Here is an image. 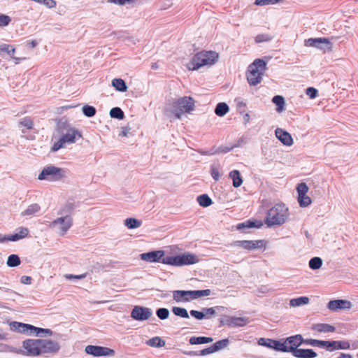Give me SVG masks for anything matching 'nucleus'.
I'll return each instance as SVG.
<instances>
[{
  "label": "nucleus",
  "instance_id": "obj_51",
  "mask_svg": "<svg viewBox=\"0 0 358 358\" xmlns=\"http://www.w3.org/2000/svg\"><path fill=\"white\" fill-rule=\"evenodd\" d=\"M169 316V311L167 308H158V317L161 320H166Z\"/></svg>",
  "mask_w": 358,
  "mask_h": 358
},
{
  "label": "nucleus",
  "instance_id": "obj_36",
  "mask_svg": "<svg viewBox=\"0 0 358 358\" xmlns=\"http://www.w3.org/2000/svg\"><path fill=\"white\" fill-rule=\"evenodd\" d=\"M172 312L176 315V316L180 317L182 318H188L189 314L187 310L184 308L180 307H173L172 308Z\"/></svg>",
  "mask_w": 358,
  "mask_h": 358
},
{
  "label": "nucleus",
  "instance_id": "obj_47",
  "mask_svg": "<svg viewBox=\"0 0 358 358\" xmlns=\"http://www.w3.org/2000/svg\"><path fill=\"white\" fill-rule=\"evenodd\" d=\"M19 124L29 130L31 129L34 126L33 121L29 117L23 118L20 121Z\"/></svg>",
  "mask_w": 358,
  "mask_h": 358
},
{
  "label": "nucleus",
  "instance_id": "obj_19",
  "mask_svg": "<svg viewBox=\"0 0 358 358\" xmlns=\"http://www.w3.org/2000/svg\"><path fill=\"white\" fill-rule=\"evenodd\" d=\"M13 326L14 327H22L23 331L30 329L32 331L31 332L35 333L36 335H39L41 333H46L48 334H52V331L48 329H42V328L34 327L31 324H22V323L17 322H14L13 324Z\"/></svg>",
  "mask_w": 358,
  "mask_h": 358
},
{
  "label": "nucleus",
  "instance_id": "obj_12",
  "mask_svg": "<svg viewBox=\"0 0 358 358\" xmlns=\"http://www.w3.org/2000/svg\"><path fill=\"white\" fill-rule=\"evenodd\" d=\"M87 354L92 355L94 357L100 356H113L115 351L113 349L96 345H87L85 348Z\"/></svg>",
  "mask_w": 358,
  "mask_h": 358
},
{
  "label": "nucleus",
  "instance_id": "obj_10",
  "mask_svg": "<svg viewBox=\"0 0 358 358\" xmlns=\"http://www.w3.org/2000/svg\"><path fill=\"white\" fill-rule=\"evenodd\" d=\"M231 247L243 248L248 250H252L255 249H261L265 246L264 241L263 240L256 241H235L230 243Z\"/></svg>",
  "mask_w": 358,
  "mask_h": 358
},
{
  "label": "nucleus",
  "instance_id": "obj_44",
  "mask_svg": "<svg viewBox=\"0 0 358 358\" xmlns=\"http://www.w3.org/2000/svg\"><path fill=\"white\" fill-rule=\"evenodd\" d=\"M273 38V36H270L267 34H258L255 38V41L257 43H263V42H268L271 41Z\"/></svg>",
  "mask_w": 358,
  "mask_h": 358
},
{
  "label": "nucleus",
  "instance_id": "obj_31",
  "mask_svg": "<svg viewBox=\"0 0 358 358\" xmlns=\"http://www.w3.org/2000/svg\"><path fill=\"white\" fill-rule=\"evenodd\" d=\"M272 101L277 106V112L281 113L285 110V99L282 96H275L273 98Z\"/></svg>",
  "mask_w": 358,
  "mask_h": 358
},
{
  "label": "nucleus",
  "instance_id": "obj_20",
  "mask_svg": "<svg viewBox=\"0 0 358 358\" xmlns=\"http://www.w3.org/2000/svg\"><path fill=\"white\" fill-rule=\"evenodd\" d=\"M60 224L62 234L64 235L72 225V218L71 217H59L52 222V224Z\"/></svg>",
  "mask_w": 358,
  "mask_h": 358
},
{
  "label": "nucleus",
  "instance_id": "obj_57",
  "mask_svg": "<svg viewBox=\"0 0 358 358\" xmlns=\"http://www.w3.org/2000/svg\"><path fill=\"white\" fill-rule=\"evenodd\" d=\"M215 352L213 345L205 348L199 352V355L205 356L211 353Z\"/></svg>",
  "mask_w": 358,
  "mask_h": 358
},
{
  "label": "nucleus",
  "instance_id": "obj_6",
  "mask_svg": "<svg viewBox=\"0 0 358 358\" xmlns=\"http://www.w3.org/2000/svg\"><path fill=\"white\" fill-rule=\"evenodd\" d=\"M82 137L81 134L73 128L67 129L65 134H64L58 141L55 142L51 148L52 152H56L59 149L64 147L66 143H74L77 138Z\"/></svg>",
  "mask_w": 358,
  "mask_h": 358
},
{
  "label": "nucleus",
  "instance_id": "obj_17",
  "mask_svg": "<svg viewBox=\"0 0 358 358\" xmlns=\"http://www.w3.org/2000/svg\"><path fill=\"white\" fill-rule=\"evenodd\" d=\"M276 138L285 145L291 146L293 144V138L287 131L277 128L275 131Z\"/></svg>",
  "mask_w": 358,
  "mask_h": 358
},
{
  "label": "nucleus",
  "instance_id": "obj_21",
  "mask_svg": "<svg viewBox=\"0 0 358 358\" xmlns=\"http://www.w3.org/2000/svg\"><path fill=\"white\" fill-rule=\"evenodd\" d=\"M312 329L319 333H332L336 331V327L329 324L317 323L313 324Z\"/></svg>",
  "mask_w": 358,
  "mask_h": 358
},
{
  "label": "nucleus",
  "instance_id": "obj_41",
  "mask_svg": "<svg viewBox=\"0 0 358 358\" xmlns=\"http://www.w3.org/2000/svg\"><path fill=\"white\" fill-rule=\"evenodd\" d=\"M110 115L113 118L122 120L124 117V113L120 108L115 107L110 110Z\"/></svg>",
  "mask_w": 358,
  "mask_h": 358
},
{
  "label": "nucleus",
  "instance_id": "obj_3",
  "mask_svg": "<svg viewBox=\"0 0 358 358\" xmlns=\"http://www.w3.org/2000/svg\"><path fill=\"white\" fill-rule=\"evenodd\" d=\"M218 58V54L213 51L200 52L193 56L187 63V68L190 71H196L204 66L214 64Z\"/></svg>",
  "mask_w": 358,
  "mask_h": 358
},
{
  "label": "nucleus",
  "instance_id": "obj_62",
  "mask_svg": "<svg viewBox=\"0 0 358 358\" xmlns=\"http://www.w3.org/2000/svg\"><path fill=\"white\" fill-rule=\"evenodd\" d=\"M86 277V274L84 273V274H81V275H72V274H69V275H66V278H68V279H71V278H74V279H83V278H85Z\"/></svg>",
  "mask_w": 358,
  "mask_h": 358
},
{
  "label": "nucleus",
  "instance_id": "obj_40",
  "mask_svg": "<svg viewBox=\"0 0 358 358\" xmlns=\"http://www.w3.org/2000/svg\"><path fill=\"white\" fill-rule=\"evenodd\" d=\"M322 265V260L320 257H313L309 261V267L313 270L319 269Z\"/></svg>",
  "mask_w": 358,
  "mask_h": 358
},
{
  "label": "nucleus",
  "instance_id": "obj_26",
  "mask_svg": "<svg viewBox=\"0 0 358 358\" xmlns=\"http://www.w3.org/2000/svg\"><path fill=\"white\" fill-rule=\"evenodd\" d=\"M229 177L233 181V186L234 187H240L243 183V179L241 173L238 170H233L229 173Z\"/></svg>",
  "mask_w": 358,
  "mask_h": 358
},
{
  "label": "nucleus",
  "instance_id": "obj_9",
  "mask_svg": "<svg viewBox=\"0 0 358 358\" xmlns=\"http://www.w3.org/2000/svg\"><path fill=\"white\" fill-rule=\"evenodd\" d=\"M304 45L318 48L324 52H330L333 50V43L327 38H310L305 40Z\"/></svg>",
  "mask_w": 358,
  "mask_h": 358
},
{
  "label": "nucleus",
  "instance_id": "obj_24",
  "mask_svg": "<svg viewBox=\"0 0 358 358\" xmlns=\"http://www.w3.org/2000/svg\"><path fill=\"white\" fill-rule=\"evenodd\" d=\"M329 341H320L316 339H304V344L309 345L311 346H317L319 348H325L329 350Z\"/></svg>",
  "mask_w": 358,
  "mask_h": 358
},
{
  "label": "nucleus",
  "instance_id": "obj_33",
  "mask_svg": "<svg viewBox=\"0 0 358 358\" xmlns=\"http://www.w3.org/2000/svg\"><path fill=\"white\" fill-rule=\"evenodd\" d=\"M193 300L203 297L208 296L211 294V291L209 289L203 290H191Z\"/></svg>",
  "mask_w": 358,
  "mask_h": 358
},
{
  "label": "nucleus",
  "instance_id": "obj_60",
  "mask_svg": "<svg viewBox=\"0 0 358 358\" xmlns=\"http://www.w3.org/2000/svg\"><path fill=\"white\" fill-rule=\"evenodd\" d=\"M74 208V204L72 203H67L64 208L62 210L61 214L65 212L72 211Z\"/></svg>",
  "mask_w": 358,
  "mask_h": 358
},
{
  "label": "nucleus",
  "instance_id": "obj_7",
  "mask_svg": "<svg viewBox=\"0 0 358 358\" xmlns=\"http://www.w3.org/2000/svg\"><path fill=\"white\" fill-rule=\"evenodd\" d=\"M65 176V171L62 168L54 166H48L45 167L38 178L41 180H46L48 181H58Z\"/></svg>",
  "mask_w": 358,
  "mask_h": 358
},
{
  "label": "nucleus",
  "instance_id": "obj_58",
  "mask_svg": "<svg viewBox=\"0 0 358 358\" xmlns=\"http://www.w3.org/2000/svg\"><path fill=\"white\" fill-rule=\"evenodd\" d=\"M171 5L172 2L170 0H160V10H166Z\"/></svg>",
  "mask_w": 358,
  "mask_h": 358
},
{
  "label": "nucleus",
  "instance_id": "obj_25",
  "mask_svg": "<svg viewBox=\"0 0 358 358\" xmlns=\"http://www.w3.org/2000/svg\"><path fill=\"white\" fill-rule=\"evenodd\" d=\"M329 346L330 348V349H329V351H334V350H338V349L346 350V349L350 348V345L349 343H348V342L333 341L329 342Z\"/></svg>",
  "mask_w": 358,
  "mask_h": 358
},
{
  "label": "nucleus",
  "instance_id": "obj_63",
  "mask_svg": "<svg viewBox=\"0 0 358 358\" xmlns=\"http://www.w3.org/2000/svg\"><path fill=\"white\" fill-rule=\"evenodd\" d=\"M148 344L151 346H157V337H154L148 341Z\"/></svg>",
  "mask_w": 358,
  "mask_h": 358
},
{
  "label": "nucleus",
  "instance_id": "obj_48",
  "mask_svg": "<svg viewBox=\"0 0 358 358\" xmlns=\"http://www.w3.org/2000/svg\"><path fill=\"white\" fill-rule=\"evenodd\" d=\"M258 344L262 346H265L269 348H273V340L269 338H260L258 340Z\"/></svg>",
  "mask_w": 358,
  "mask_h": 358
},
{
  "label": "nucleus",
  "instance_id": "obj_27",
  "mask_svg": "<svg viewBox=\"0 0 358 358\" xmlns=\"http://www.w3.org/2000/svg\"><path fill=\"white\" fill-rule=\"evenodd\" d=\"M213 339L211 337L199 336V337H191L189 338V343L191 345H199L203 343H209L213 342Z\"/></svg>",
  "mask_w": 358,
  "mask_h": 358
},
{
  "label": "nucleus",
  "instance_id": "obj_4",
  "mask_svg": "<svg viewBox=\"0 0 358 358\" xmlns=\"http://www.w3.org/2000/svg\"><path fill=\"white\" fill-rule=\"evenodd\" d=\"M266 69V63L263 59H256L248 66L246 78L251 86H256L262 80V76Z\"/></svg>",
  "mask_w": 358,
  "mask_h": 358
},
{
  "label": "nucleus",
  "instance_id": "obj_29",
  "mask_svg": "<svg viewBox=\"0 0 358 358\" xmlns=\"http://www.w3.org/2000/svg\"><path fill=\"white\" fill-rule=\"evenodd\" d=\"M112 85L115 88L116 90L120 92H126L127 90V86L125 82L121 78H115L112 80Z\"/></svg>",
  "mask_w": 358,
  "mask_h": 358
},
{
  "label": "nucleus",
  "instance_id": "obj_22",
  "mask_svg": "<svg viewBox=\"0 0 358 358\" xmlns=\"http://www.w3.org/2000/svg\"><path fill=\"white\" fill-rule=\"evenodd\" d=\"M317 353L312 349L299 348L294 352L293 356L296 358H315Z\"/></svg>",
  "mask_w": 358,
  "mask_h": 358
},
{
  "label": "nucleus",
  "instance_id": "obj_53",
  "mask_svg": "<svg viewBox=\"0 0 358 358\" xmlns=\"http://www.w3.org/2000/svg\"><path fill=\"white\" fill-rule=\"evenodd\" d=\"M190 315L197 320H203L206 317V314L202 311H198L195 310H190Z\"/></svg>",
  "mask_w": 358,
  "mask_h": 358
},
{
  "label": "nucleus",
  "instance_id": "obj_61",
  "mask_svg": "<svg viewBox=\"0 0 358 358\" xmlns=\"http://www.w3.org/2000/svg\"><path fill=\"white\" fill-rule=\"evenodd\" d=\"M48 8H54L56 6V1L55 0H43V3Z\"/></svg>",
  "mask_w": 358,
  "mask_h": 358
},
{
  "label": "nucleus",
  "instance_id": "obj_42",
  "mask_svg": "<svg viewBox=\"0 0 358 358\" xmlns=\"http://www.w3.org/2000/svg\"><path fill=\"white\" fill-rule=\"evenodd\" d=\"M229 339L226 338L215 342L213 345L215 349V351L217 352L226 348L229 345Z\"/></svg>",
  "mask_w": 358,
  "mask_h": 358
},
{
  "label": "nucleus",
  "instance_id": "obj_5",
  "mask_svg": "<svg viewBox=\"0 0 358 358\" xmlns=\"http://www.w3.org/2000/svg\"><path fill=\"white\" fill-rule=\"evenodd\" d=\"M288 215V208L285 204H276L268 210L266 223L269 227L281 225L285 222Z\"/></svg>",
  "mask_w": 358,
  "mask_h": 358
},
{
  "label": "nucleus",
  "instance_id": "obj_35",
  "mask_svg": "<svg viewBox=\"0 0 358 358\" xmlns=\"http://www.w3.org/2000/svg\"><path fill=\"white\" fill-rule=\"evenodd\" d=\"M141 258L142 260L146 262H157V251H152L148 253H143L141 255Z\"/></svg>",
  "mask_w": 358,
  "mask_h": 358
},
{
  "label": "nucleus",
  "instance_id": "obj_59",
  "mask_svg": "<svg viewBox=\"0 0 358 358\" xmlns=\"http://www.w3.org/2000/svg\"><path fill=\"white\" fill-rule=\"evenodd\" d=\"M211 176L213 178V179L216 181H217L220 179L219 170L214 166H211Z\"/></svg>",
  "mask_w": 358,
  "mask_h": 358
},
{
  "label": "nucleus",
  "instance_id": "obj_8",
  "mask_svg": "<svg viewBox=\"0 0 358 358\" xmlns=\"http://www.w3.org/2000/svg\"><path fill=\"white\" fill-rule=\"evenodd\" d=\"M22 347L25 350L24 353H22V350H11L6 349L10 352H13L17 354H24L27 356L36 357L40 355L39 339H27L23 341Z\"/></svg>",
  "mask_w": 358,
  "mask_h": 358
},
{
  "label": "nucleus",
  "instance_id": "obj_1",
  "mask_svg": "<svg viewBox=\"0 0 358 358\" xmlns=\"http://www.w3.org/2000/svg\"><path fill=\"white\" fill-rule=\"evenodd\" d=\"M195 101L191 96H183L177 99L165 111L170 118L180 119L185 113H189L194 110Z\"/></svg>",
  "mask_w": 358,
  "mask_h": 358
},
{
  "label": "nucleus",
  "instance_id": "obj_49",
  "mask_svg": "<svg viewBox=\"0 0 358 358\" xmlns=\"http://www.w3.org/2000/svg\"><path fill=\"white\" fill-rule=\"evenodd\" d=\"M296 190L298 196H305L308 191V187L306 183L301 182L298 185Z\"/></svg>",
  "mask_w": 358,
  "mask_h": 358
},
{
  "label": "nucleus",
  "instance_id": "obj_43",
  "mask_svg": "<svg viewBox=\"0 0 358 358\" xmlns=\"http://www.w3.org/2000/svg\"><path fill=\"white\" fill-rule=\"evenodd\" d=\"M273 349H275L278 351L287 352V348L285 341L284 342H280L278 341L273 340Z\"/></svg>",
  "mask_w": 358,
  "mask_h": 358
},
{
  "label": "nucleus",
  "instance_id": "obj_2",
  "mask_svg": "<svg viewBox=\"0 0 358 358\" xmlns=\"http://www.w3.org/2000/svg\"><path fill=\"white\" fill-rule=\"evenodd\" d=\"M199 257L189 252H185L176 256H164L163 250H158V262L174 266L194 264L199 262Z\"/></svg>",
  "mask_w": 358,
  "mask_h": 358
},
{
  "label": "nucleus",
  "instance_id": "obj_56",
  "mask_svg": "<svg viewBox=\"0 0 358 358\" xmlns=\"http://www.w3.org/2000/svg\"><path fill=\"white\" fill-rule=\"evenodd\" d=\"M255 227V222L252 221H247L246 222H243L241 224H238L237 228L238 229H242L243 228H252Z\"/></svg>",
  "mask_w": 358,
  "mask_h": 358
},
{
  "label": "nucleus",
  "instance_id": "obj_11",
  "mask_svg": "<svg viewBox=\"0 0 358 358\" xmlns=\"http://www.w3.org/2000/svg\"><path fill=\"white\" fill-rule=\"evenodd\" d=\"M40 355L43 354H53L59 350V344L48 339H39Z\"/></svg>",
  "mask_w": 358,
  "mask_h": 358
},
{
  "label": "nucleus",
  "instance_id": "obj_45",
  "mask_svg": "<svg viewBox=\"0 0 358 358\" xmlns=\"http://www.w3.org/2000/svg\"><path fill=\"white\" fill-rule=\"evenodd\" d=\"M298 201L301 207H307L311 203L310 198L306 194L305 196H298Z\"/></svg>",
  "mask_w": 358,
  "mask_h": 358
},
{
  "label": "nucleus",
  "instance_id": "obj_16",
  "mask_svg": "<svg viewBox=\"0 0 358 358\" xmlns=\"http://www.w3.org/2000/svg\"><path fill=\"white\" fill-rule=\"evenodd\" d=\"M250 322V320L246 317H227L226 324L229 327H242L246 326Z\"/></svg>",
  "mask_w": 358,
  "mask_h": 358
},
{
  "label": "nucleus",
  "instance_id": "obj_15",
  "mask_svg": "<svg viewBox=\"0 0 358 358\" xmlns=\"http://www.w3.org/2000/svg\"><path fill=\"white\" fill-rule=\"evenodd\" d=\"M352 306L350 301L343 299H337L330 301L327 304V308L331 311H337L341 309H349Z\"/></svg>",
  "mask_w": 358,
  "mask_h": 358
},
{
  "label": "nucleus",
  "instance_id": "obj_50",
  "mask_svg": "<svg viewBox=\"0 0 358 358\" xmlns=\"http://www.w3.org/2000/svg\"><path fill=\"white\" fill-rule=\"evenodd\" d=\"M282 1V0H255V4L257 6L273 5Z\"/></svg>",
  "mask_w": 358,
  "mask_h": 358
},
{
  "label": "nucleus",
  "instance_id": "obj_32",
  "mask_svg": "<svg viewBox=\"0 0 358 358\" xmlns=\"http://www.w3.org/2000/svg\"><path fill=\"white\" fill-rule=\"evenodd\" d=\"M197 202L202 207H208L213 203L212 199L207 194H201L197 196Z\"/></svg>",
  "mask_w": 358,
  "mask_h": 358
},
{
  "label": "nucleus",
  "instance_id": "obj_28",
  "mask_svg": "<svg viewBox=\"0 0 358 358\" xmlns=\"http://www.w3.org/2000/svg\"><path fill=\"white\" fill-rule=\"evenodd\" d=\"M229 110V108L226 103L221 102L217 104L215 113L220 117H222L226 115Z\"/></svg>",
  "mask_w": 358,
  "mask_h": 358
},
{
  "label": "nucleus",
  "instance_id": "obj_30",
  "mask_svg": "<svg viewBox=\"0 0 358 358\" xmlns=\"http://www.w3.org/2000/svg\"><path fill=\"white\" fill-rule=\"evenodd\" d=\"M309 303V298L307 296H300L292 299L289 301V305L292 307H297L302 305H306Z\"/></svg>",
  "mask_w": 358,
  "mask_h": 358
},
{
  "label": "nucleus",
  "instance_id": "obj_13",
  "mask_svg": "<svg viewBox=\"0 0 358 358\" xmlns=\"http://www.w3.org/2000/svg\"><path fill=\"white\" fill-rule=\"evenodd\" d=\"M285 342L287 348V352H292L293 355L294 352L299 349L298 347L302 343H304V339L301 335L297 334L288 337L285 340Z\"/></svg>",
  "mask_w": 358,
  "mask_h": 358
},
{
  "label": "nucleus",
  "instance_id": "obj_46",
  "mask_svg": "<svg viewBox=\"0 0 358 358\" xmlns=\"http://www.w3.org/2000/svg\"><path fill=\"white\" fill-rule=\"evenodd\" d=\"M83 112L87 117H93L96 114V109L91 106H84L83 107Z\"/></svg>",
  "mask_w": 358,
  "mask_h": 358
},
{
  "label": "nucleus",
  "instance_id": "obj_23",
  "mask_svg": "<svg viewBox=\"0 0 358 358\" xmlns=\"http://www.w3.org/2000/svg\"><path fill=\"white\" fill-rule=\"evenodd\" d=\"M17 233L8 236V240L10 241H17L24 238H26L29 234V229L26 227H21L17 229Z\"/></svg>",
  "mask_w": 358,
  "mask_h": 358
},
{
  "label": "nucleus",
  "instance_id": "obj_34",
  "mask_svg": "<svg viewBox=\"0 0 358 358\" xmlns=\"http://www.w3.org/2000/svg\"><path fill=\"white\" fill-rule=\"evenodd\" d=\"M224 309V306H216L212 308H203V312L206 314V317L209 319L210 316L215 315L216 310H223Z\"/></svg>",
  "mask_w": 358,
  "mask_h": 358
},
{
  "label": "nucleus",
  "instance_id": "obj_52",
  "mask_svg": "<svg viewBox=\"0 0 358 358\" xmlns=\"http://www.w3.org/2000/svg\"><path fill=\"white\" fill-rule=\"evenodd\" d=\"M11 21L8 15L0 13V27L7 26Z\"/></svg>",
  "mask_w": 358,
  "mask_h": 358
},
{
  "label": "nucleus",
  "instance_id": "obj_55",
  "mask_svg": "<svg viewBox=\"0 0 358 358\" xmlns=\"http://www.w3.org/2000/svg\"><path fill=\"white\" fill-rule=\"evenodd\" d=\"M11 45L8 44H1L0 45V54L2 55L3 52H6L8 55H11L10 54Z\"/></svg>",
  "mask_w": 358,
  "mask_h": 358
},
{
  "label": "nucleus",
  "instance_id": "obj_38",
  "mask_svg": "<svg viewBox=\"0 0 358 358\" xmlns=\"http://www.w3.org/2000/svg\"><path fill=\"white\" fill-rule=\"evenodd\" d=\"M41 208L40 206L36 204V203H34V204H31L30 206H28V208L22 213V215L25 216V215H34L35 213H36L37 212H38L40 210Z\"/></svg>",
  "mask_w": 358,
  "mask_h": 358
},
{
  "label": "nucleus",
  "instance_id": "obj_64",
  "mask_svg": "<svg viewBox=\"0 0 358 358\" xmlns=\"http://www.w3.org/2000/svg\"><path fill=\"white\" fill-rule=\"evenodd\" d=\"M338 358H353V357L349 354L341 353Z\"/></svg>",
  "mask_w": 358,
  "mask_h": 358
},
{
  "label": "nucleus",
  "instance_id": "obj_54",
  "mask_svg": "<svg viewBox=\"0 0 358 358\" xmlns=\"http://www.w3.org/2000/svg\"><path fill=\"white\" fill-rule=\"evenodd\" d=\"M306 94L310 99H315L317 95V90L312 87H308L306 90Z\"/></svg>",
  "mask_w": 358,
  "mask_h": 358
},
{
  "label": "nucleus",
  "instance_id": "obj_18",
  "mask_svg": "<svg viewBox=\"0 0 358 358\" xmlns=\"http://www.w3.org/2000/svg\"><path fill=\"white\" fill-rule=\"evenodd\" d=\"M173 298L178 303L193 300L191 290H175L173 292Z\"/></svg>",
  "mask_w": 358,
  "mask_h": 358
},
{
  "label": "nucleus",
  "instance_id": "obj_37",
  "mask_svg": "<svg viewBox=\"0 0 358 358\" xmlns=\"http://www.w3.org/2000/svg\"><path fill=\"white\" fill-rule=\"evenodd\" d=\"M20 262V259L17 255H10L7 259V265L10 267L17 266Z\"/></svg>",
  "mask_w": 358,
  "mask_h": 358
},
{
  "label": "nucleus",
  "instance_id": "obj_14",
  "mask_svg": "<svg viewBox=\"0 0 358 358\" xmlns=\"http://www.w3.org/2000/svg\"><path fill=\"white\" fill-rule=\"evenodd\" d=\"M152 315V311L148 308L135 306L131 311V316L136 320H146Z\"/></svg>",
  "mask_w": 358,
  "mask_h": 358
},
{
  "label": "nucleus",
  "instance_id": "obj_39",
  "mask_svg": "<svg viewBox=\"0 0 358 358\" xmlns=\"http://www.w3.org/2000/svg\"><path fill=\"white\" fill-rule=\"evenodd\" d=\"M124 224L129 229H136L141 225V222L135 218H127L124 221Z\"/></svg>",
  "mask_w": 358,
  "mask_h": 358
}]
</instances>
